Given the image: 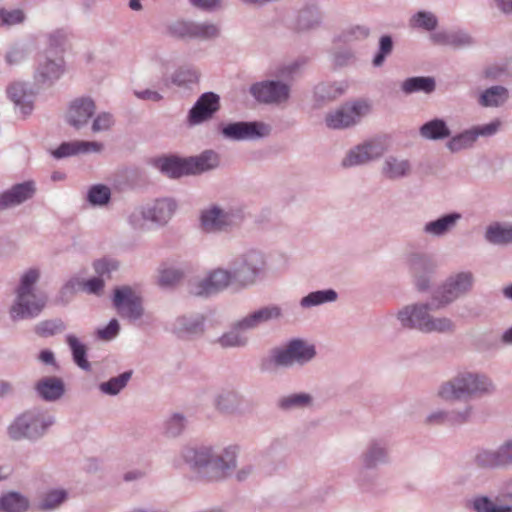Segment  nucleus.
<instances>
[{
    "instance_id": "obj_1",
    "label": "nucleus",
    "mask_w": 512,
    "mask_h": 512,
    "mask_svg": "<svg viewBox=\"0 0 512 512\" xmlns=\"http://www.w3.org/2000/svg\"><path fill=\"white\" fill-rule=\"evenodd\" d=\"M475 276L470 270H458L450 273L437 287L431 299L418 303V331L451 332L454 323L447 317H433L430 311L444 308L468 295L474 288Z\"/></svg>"
},
{
    "instance_id": "obj_2",
    "label": "nucleus",
    "mask_w": 512,
    "mask_h": 512,
    "mask_svg": "<svg viewBox=\"0 0 512 512\" xmlns=\"http://www.w3.org/2000/svg\"><path fill=\"white\" fill-rule=\"evenodd\" d=\"M181 455L197 476L206 482H219L229 478L237 466V451L232 446L184 447Z\"/></svg>"
},
{
    "instance_id": "obj_3",
    "label": "nucleus",
    "mask_w": 512,
    "mask_h": 512,
    "mask_svg": "<svg viewBox=\"0 0 512 512\" xmlns=\"http://www.w3.org/2000/svg\"><path fill=\"white\" fill-rule=\"evenodd\" d=\"M494 390L493 381L486 374L463 370L443 382L437 394L445 401H460L489 394Z\"/></svg>"
},
{
    "instance_id": "obj_4",
    "label": "nucleus",
    "mask_w": 512,
    "mask_h": 512,
    "mask_svg": "<svg viewBox=\"0 0 512 512\" xmlns=\"http://www.w3.org/2000/svg\"><path fill=\"white\" fill-rule=\"evenodd\" d=\"M40 277L38 269L30 268L20 278L16 298L10 307L12 320L31 319L40 314L46 304V297L35 288Z\"/></svg>"
},
{
    "instance_id": "obj_5",
    "label": "nucleus",
    "mask_w": 512,
    "mask_h": 512,
    "mask_svg": "<svg viewBox=\"0 0 512 512\" xmlns=\"http://www.w3.org/2000/svg\"><path fill=\"white\" fill-rule=\"evenodd\" d=\"M54 417L41 409H32L18 416L8 427V435L13 440L38 439L53 425Z\"/></svg>"
},
{
    "instance_id": "obj_6",
    "label": "nucleus",
    "mask_w": 512,
    "mask_h": 512,
    "mask_svg": "<svg viewBox=\"0 0 512 512\" xmlns=\"http://www.w3.org/2000/svg\"><path fill=\"white\" fill-rule=\"evenodd\" d=\"M265 259L261 252L247 251L236 257L230 265L234 284L240 287L253 285L264 270Z\"/></svg>"
},
{
    "instance_id": "obj_7",
    "label": "nucleus",
    "mask_w": 512,
    "mask_h": 512,
    "mask_svg": "<svg viewBox=\"0 0 512 512\" xmlns=\"http://www.w3.org/2000/svg\"><path fill=\"white\" fill-rule=\"evenodd\" d=\"M316 355L315 346L301 339H294L271 353V361L277 367L304 365Z\"/></svg>"
},
{
    "instance_id": "obj_8",
    "label": "nucleus",
    "mask_w": 512,
    "mask_h": 512,
    "mask_svg": "<svg viewBox=\"0 0 512 512\" xmlns=\"http://www.w3.org/2000/svg\"><path fill=\"white\" fill-rule=\"evenodd\" d=\"M389 147L388 136H377L351 148L341 161L344 168L367 164L380 158Z\"/></svg>"
},
{
    "instance_id": "obj_9",
    "label": "nucleus",
    "mask_w": 512,
    "mask_h": 512,
    "mask_svg": "<svg viewBox=\"0 0 512 512\" xmlns=\"http://www.w3.org/2000/svg\"><path fill=\"white\" fill-rule=\"evenodd\" d=\"M371 112V104L365 99L346 102L325 117L326 125L331 129H345L357 124Z\"/></svg>"
},
{
    "instance_id": "obj_10",
    "label": "nucleus",
    "mask_w": 512,
    "mask_h": 512,
    "mask_svg": "<svg viewBox=\"0 0 512 512\" xmlns=\"http://www.w3.org/2000/svg\"><path fill=\"white\" fill-rule=\"evenodd\" d=\"M169 32L180 39L207 41L217 38L220 35V28L209 22L178 20L169 26Z\"/></svg>"
},
{
    "instance_id": "obj_11",
    "label": "nucleus",
    "mask_w": 512,
    "mask_h": 512,
    "mask_svg": "<svg viewBox=\"0 0 512 512\" xmlns=\"http://www.w3.org/2000/svg\"><path fill=\"white\" fill-rule=\"evenodd\" d=\"M113 305L120 317L135 323L143 316L141 297L129 286L114 289Z\"/></svg>"
},
{
    "instance_id": "obj_12",
    "label": "nucleus",
    "mask_w": 512,
    "mask_h": 512,
    "mask_svg": "<svg viewBox=\"0 0 512 512\" xmlns=\"http://www.w3.org/2000/svg\"><path fill=\"white\" fill-rule=\"evenodd\" d=\"M290 90L282 80H265L251 85L249 92L260 103L280 105L289 100Z\"/></svg>"
},
{
    "instance_id": "obj_13",
    "label": "nucleus",
    "mask_w": 512,
    "mask_h": 512,
    "mask_svg": "<svg viewBox=\"0 0 512 512\" xmlns=\"http://www.w3.org/2000/svg\"><path fill=\"white\" fill-rule=\"evenodd\" d=\"M499 495L510 503L498 502V498L487 495H476L470 500L469 507L474 512H512V477L500 484Z\"/></svg>"
},
{
    "instance_id": "obj_14",
    "label": "nucleus",
    "mask_w": 512,
    "mask_h": 512,
    "mask_svg": "<svg viewBox=\"0 0 512 512\" xmlns=\"http://www.w3.org/2000/svg\"><path fill=\"white\" fill-rule=\"evenodd\" d=\"M223 136L230 140H256L270 135L271 127L264 122H234L222 127Z\"/></svg>"
},
{
    "instance_id": "obj_15",
    "label": "nucleus",
    "mask_w": 512,
    "mask_h": 512,
    "mask_svg": "<svg viewBox=\"0 0 512 512\" xmlns=\"http://www.w3.org/2000/svg\"><path fill=\"white\" fill-rule=\"evenodd\" d=\"M236 216L232 211L224 210L216 205L201 212V227L205 232L224 231L235 224Z\"/></svg>"
},
{
    "instance_id": "obj_16",
    "label": "nucleus",
    "mask_w": 512,
    "mask_h": 512,
    "mask_svg": "<svg viewBox=\"0 0 512 512\" xmlns=\"http://www.w3.org/2000/svg\"><path fill=\"white\" fill-rule=\"evenodd\" d=\"M231 283H234L232 269L228 271L217 268L211 271L205 279L201 280L193 292L199 296H207L224 290Z\"/></svg>"
},
{
    "instance_id": "obj_17",
    "label": "nucleus",
    "mask_w": 512,
    "mask_h": 512,
    "mask_svg": "<svg viewBox=\"0 0 512 512\" xmlns=\"http://www.w3.org/2000/svg\"><path fill=\"white\" fill-rule=\"evenodd\" d=\"M219 109V96L213 92L202 94L188 114V122L190 125L200 124L210 118Z\"/></svg>"
},
{
    "instance_id": "obj_18",
    "label": "nucleus",
    "mask_w": 512,
    "mask_h": 512,
    "mask_svg": "<svg viewBox=\"0 0 512 512\" xmlns=\"http://www.w3.org/2000/svg\"><path fill=\"white\" fill-rule=\"evenodd\" d=\"M282 317V309L276 304L262 306L247 314L245 317L237 321V327L242 330H253L260 325L277 320Z\"/></svg>"
},
{
    "instance_id": "obj_19",
    "label": "nucleus",
    "mask_w": 512,
    "mask_h": 512,
    "mask_svg": "<svg viewBox=\"0 0 512 512\" xmlns=\"http://www.w3.org/2000/svg\"><path fill=\"white\" fill-rule=\"evenodd\" d=\"M63 73V59L61 57L51 59L47 55L40 56L35 73V80L50 86L60 78Z\"/></svg>"
},
{
    "instance_id": "obj_20",
    "label": "nucleus",
    "mask_w": 512,
    "mask_h": 512,
    "mask_svg": "<svg viewBox=\"0 0 512 512\" xmlns=\"http://www.w3.org/2000/svg\"><path fill=\"white\" fill-rule=\"evenodd\" d=\"M204 321L202 314L183 315L175 319L171 330L179 338H189L203 333Z\"/></svg>"
},
{
    "instance_id": "obj_21",
    "label": "nucleus",
    "mask_w": 512,
    "mask_h": 512,
    "mask_svg": "<svg viewBox=\"0 0 512 512\" xmlns=\"http://www.w3.org/2000/svg\"><path fill=\"white\" fill-rule=\"evenodd\" d=\"M389 452L387 442L383 439L371 440L361 455L362 465L366 469H372L379 464L387 463Z\"/></svg>"
},
{
    "instance_id": "obj_22",
    "label": "nucleus",
    "mask_w": 512,
    "mask_h": 512,
    "mask_svg": "<svg viewBox=\"0 0 512 512\" xmlns=\"http://www.w3.org/2000/svg\"><path fill=\"white\" fill-rule=\"evenodd\" d=\"M34 192L35 186L32 181L16 184L0 195V209H6L25 202L33 196Z\"/></svg>"
},
{
    "instance_id": "obj_23",
    "label": "nucleus",
    "mask_w": 512,
    "mask_h": 512,
    "mask_svg": "<svg viewBox=\"0 0 512 512\" xmlns=\"http://www.w3.org/2000/svg\"><path fill=\"white\" fill-rule=\"evenodd\" d=\"M95 112V104L90 98H79L72 102L68 111L70 125L80 128L85 125Z\"/></svg>"
},
{
    "instance_id": "obj_24",
    "label": "nucleus",
    "mask_w": 512,
    "mask_h": 512,
    "mask_svg": "<svg viewBox=\"0 0 512 512\" xmlns=\"http://www.w3.org/2000/svg\"><path fill=\"white\" fill-rule=\"evenodd\" d=\"M434 44L463 48L473 44L472 37L463 30H441L430 34Z\"/></svg>"
},
{
    "instance_id": "obj_25",
    "label": "nucleus",
    "mask_w": 512,
    "mask_h": 512,
    "mask_svg": "<svg viewBox=\"0 0 512 512\" xmlns=\"http://www.w3.org/2000/svg\"><path fill=\"white\" fill-rule=\"evenodd\" d=\"M462 219V214L459 212H451L440 216L439 218L427 222L423 231L434 237H443L450 233Z\"/></svg>"
},
{
    "instance_id": "obj_26",
    "label": "nucleus",
    "mask_w": 512,
    "mask_h": 512,
    "mask_svg": "<svg viewBox=\"0 0 512 512\" xmlns=\"http://www.w3.org/2000/svg\"><path fill=\"white\" fill-rule=\"evenodd\" d=\"M177 209V203L172 198L157 199L152 205L146 206V213L150 221L158 225H165Z\"/></svg>"
},
{
    "instance_id": "obj_27",
    "label": "nucleus",
    "mask_w": 512,
    "mask_h": 512,
    "mask_svg": "<svg viewBox=\"0 0 512 512\" xmlns=\"http://www.w3.org/2000/svg\"><path fill=\"white\" fill-rule=\"evenodd\" d=\"M476 466L483 469H497L506 467L501 445L496 448L479 449L474 456Z\"/></svg>"
},
{
    "instance_id": "obj_28",
    "label": "nucleus",
    "mask_w": 512,
    "mask_h": 512,
    "mask_svg": "<svg viewBox=\"0 0 512 512\" xmlns=\"http://www.w3.org/2000/svg\"><path fill=\"white\" fill-rule=\"evenodd\" d=\"M102 148L103 145L101 143L94 141L65 142L55 149L52 152V155L55 158L60 159L78 153L100 152Z\"/></svg>"
},
{
    "instance_id": "obj_29",
    "label": "nucleus",
    "mask_w": 512,
    "mask_h": 512,
    "mask_svg": "<svg viewBox=\"0 0 512 512\" xmlns=\"http://www.w3.org/2000/svg\"><path fill=\"white\" fill-rule=\"evenodd\" d=\"M485 240L493 245H508L512 243V223L493 222L489 224L484 234Z\"/></svg>"
},
{
    "instance_id": "obj_30",
    "label": "nucleus",
    "mask_w": 512,
    "mask_h": 512,
    "mask_svg": "<svg viewBox=\"0 0 512 512\" xmlns=\"http://www.w3.org/2000/svg\"><path fill=\"white\" fill-rule=\"evenodd\" d=\"M509 90L502 85H494L483 90L478 97V104L485 108H498L509 99Z\"/></svg>"
},
{
    "instance_id": "obj_31",
    "label": "nucleus",
    "mask_w": 512,
    "mask_h": 512,
    "mask_svg": "<svg viewBox=\"0 0 512 512\" xmlns=\"http://www.w3.org/2000/svg\"><path fill=\"white\" fill-rule=\"evenodd\" d=\"M155 166L164 174L172 178L190 174L188 158L162 157L155 160Z\"/></svg>"
},
{
    "instance_id": "obj_32",
    "label": "nucleus",
    "mask_w": 512,
    "mask_h": 512,
    "mask_svg": "<svg viewBox=\"0 0 512 512\" xmlns=\"http://www.w3.org/2000/svg\"><path fill=\"white\" fill-rule=\"evenodd\" d=\"M8 97L19 107L23 116L31 114L33 110L34 95L27 93L21 83H13L7 89Z\"/></svg>"
},
{
    "instance_id": "obj_33",
    "label": "nucleus",
    "mask_w": 512,
    "mask_h": 512,
    "mask_svg": "<svg viewBox=\"0 0 512 512\" xmlns=\"http://www.w3.org/2000/svg\"><path fill=\"white\" fill-rule=\"evenodd\" d=\"M188 165L190 174L209 171L219 165V155L212 150H206L199 156L188 158Z\"/></svg>"
},
{
    "instance_id": "obj_34",
    "label": "nucleus",
    "mask_w": 512,
    "mask_h": 512,
    "mask_svg": "<svg viewBox=\"0 0 512 512\" xmlns=\"http://www.w3.org/2000/svg\"><path fill=\"white\" fill-rule=\"evenodd\" d=\"M38 394L47 401L59 399L64 393V384L57 377H45L36 385Z\"/></svg>"
},
{
    "instance_id": "obj_35",
    "label": "nucleus",
    "mask_w": 512,
    "mask_h": 512,
    "mask_svg": "<svg viewBox=\"0 0 512 512\" xmlns=\"http://www.w3.org/2000/svg\"><path fill=\"white\" fill-rule=\"evenodd\" d=\"M419 132L423 138L434 141L446 139L451 134L446 121L442 118H434L424 123Z\"/></svg>"
},
{
    "instance_id": "obj_36",
    "label": "nucleus",
    "mask_w": 512,
    "mask_h": 512,
    "mask_svg": "<svg viewBox=\"0 0 512 512\" xmlns=\"http://www.w3.org/2000/svg\"><path fill=\"white\" fill-rule=\"evenodd\" d=\"M243 398L235 391H222L214 399L215 408L224 414H233L240 410Z\"/></svg>"
},
{
    "instance_id": "obj_37",
    "label": "nucleus",
    "mask_w": 512,
    "mask_h": 512,
    "mask_svg": "<svg viewBox=\"0 0 512 512\" xmlns=\"http://www.w3.org/2000/svg\"><path fill=\"white\" fill-rule=\"evenodd\" d=\"M448 138L445 146L453 154L472 149L477 142L471 127Z\"/></svg>"
},
{
    "instance_id": "obj_38",
    "label": "nucleus",
    "mask_w": 512,
    "mask_h": 512,
    "mask_svg": "<svg viewBox=\"0 0 512 512\" xmlns=\"http://www.w3.org/2000/svg\"><path fill=\"white\" fill-rule=\"evenodd\" d=\"M436 263L425 257H418V293L428 291L436 273Z\"/></svg>"
},
{
    "instance_id": "obj_39",
    "label": "nucleus",
    "mask_w": 512,
    "mask_h": 512,
    "mask_svg": "<svg viewBox=\"0 0 512 512\" xmlns=\"http://www.w3.org/2000/svg\"><path fill=\"white\" fill-rule=\"evenodd\" d=\"M29 500L18 492H9L0 497V512H26Z\"/></svg>"
},
{
    "instance_id": "obj_40",
    "label": "nucleus",
    "mask_w": 512,
    "mask_h": 512,
    "mask_svg": "<svg viewBox=\"0 0 512 512\" xmlns=\"http://www.w3.org/2000/svg\"><path fill=\"white\" fill-rule=\"evenodd\" d=\"M337 299L338 294L334 289L318 290L304 296L300 300V306L304 309H308L325 303L335 302Z\"/></svg>"
},
{
    "instance_id": "obj_41",
    "label": "nucleus",
    "mask_w": 512,
    "mask_h": 512,
    "mask_svg": "<svg viewBox=\"0 0 512 512\" xmlns=\"http://www.w3.org/2000/svg\"><path fill=\"white\" fill-rule=\"evenodd\" d=\"M411 170V165L407 160L398 159L393 156L386 158L383 164V174L389 179H397L406 176Z\"/></svg>"
},
{
    "instance_id": "obj_42",
    "label": "nucleus",
    "mask_w": 512,
    "mask_h": 512,
    "mask_svg": "<svg viewBox=\"0 0 512 512\" xmlns=\"http://www.w3.org/2000/svg\"><path fill=\"white\" fill-rule=\"evenodd\" d=\"M81 287L89 294L99 295L103 291L104 281L100 277H94L85 282L72 278L64 285L62 291L63 293L73 292Z\"/></svg>"
},
{
    "instance_id": "obj_43",
    "label": "nucleus",
    "mask_w": 512,
    "mask_h": 512,
    "mask_svg": "<svg viewBox=\"0 0 512 512\" xmlns=\"http://www.w3.org/2000/svg\"><path fill=\"white\" fill-rule=\"evenodd\" d=\"M67 492L64 489H52L46 492L39 502L37 508L41 511H50L58 508L67 499Z\"/></svg>"
},
{
    "instance_id": "obj_44",
    "label": "nucleus",
    "mask_w": 512,
    "mask_h": 512,
    "mask_svg": "<svg viewBox=\"0 0 512 512\" xmlns=\"http://www.w3.org/2000/svg\"><path fill=\"white\" fill-rule=\"evenodd\" d=\"M132 377V371H125L122 374L112 377L106 382L99 384V390L106 395L114 396L123 390Z\"/></svg>"
},
{
    "instance_id": "obj_45",
    "label": "nucleus",
    "mask_w": 512,
    "mask_h": 512,
    "mask_svg": "<svg viewBox=\"0 0 512 512\" xmlns=\"http://www.w3.org/2000/svg\"><path fill=\"white\" fill-rule=\"evenodd\" d=\"M66 342L69 345L74 362L83 370L89 371L91 365L86 358L87 349L74 335L66 336Z\"/></svg>"
},
{
    "instance_id": "obj_46",
    "label": "nucleus",
    "mask_w": 512,
    "mask_h": 512,
    "mask_svg": "<svg viewBox=\"0 0 512 512\" xmlns=\"http://www.w3.org/2000/svg\"><path fill=\"white\" fill-rule=\"evenodd\" d=\"M199 71L192 66H181L171 76V82L179 87H187L190 84L197 83L199 80Z\"/></svg>"
},
{
    "instance_id": "obj_47",
    "label": "nucleus",
    "mask_w": 512,
    "mask_h": 512,
    "mask_svg": "<svg viewBox=\"0 0 512 512\" xmlns=\"http://www.w3.org/2000/svg\"><path fill=\"white\" fill-rule=\"evenodd\" d=\"M321 14L316 7H306L299 11L296 28L300 31L308 30L319 25Z\"/></svg>"
},
{
    "instance_id": "obj_48",
    "label": "nucleus",
    "mask_w": 512,
    "mask_h": 512,
    "mask_svg": "<svg viewBox=\"0 0 512 512\" xmlns=\"http://www.w3.org/2000/svg\"><path fill=\"white\" fill-rule=\"evenodd\" d=\"M245 330L237 327V322L233 325V328L223 334L217 341L223 348L228 347H243L247 344L248 338L244 335Z\"/></svg>"
},
{
    "instance_id": "obj_49",
    "label": "nucleus",
    "mask_w": 512,
    "mask_h": 512,
    "mask_svg": "<svg viewBox=\"0 0 512 512\" xmlns=\"http://www.w3.org/2000/svg\"><path fill=\"white\" fill-rule=\"evenodd\" d=\"M312 403V397L308 393H293L279 399L278 405L283 410L304 408Z\"/></svg>"
},
{
    "instance_id": "obj_50",
    "label": "nucleus",
    "mask_w": 512,
    "mask_h": 512,
    "mask_svg": "<svg viewBox=\"0 0 512 512\" xmlns=\"http://www.w3.org/2000/svg\"><path fill=\"white\" fill-rule=\"evenodd\" d=\"M66 330V325L61 319H52L42 321L35 327V332L39 336L48 337L62 333Z\"/></svg>"
},
{
    "instance_id": "obj_51",
    "label": "nucleus",
    "mask_w": 512,
    "mask_h": 512,
    "mask_svg": "<svg viewBox=\"0 0 512 512\" xmlns=\"http://www.w3.org/2000/svg\"><path fill=\"white\" fill-rule=\"evenodd\" d=\"M186 424V418L180 413H175L166 420L164 432L170 437H177L184 431Z\"/></svg>"
},
{
    "instance_id": "obj_52",
    "label": "nucleus",
    "mask_w": 512,
    "mask_h": 512,
    "mask_svg": "<svg viewBox=\"0 0 512 512\" xmlns=\"http://www.w3.org/2000/svg\"><path fill=\"white\" fill-rule=\"evenodd\" d=\"M182 270L175 267H164L159 271L158 283L162 287H172L183 278Z\"/></svg>"
},
{
    "instance_id": "obj_53",
    "label": "nucleus",
    "mask_w": 512,
    "mask_h": 512,
    "mask_svg": "<svg viewBox=\"0 0 512 512\" xmlns=\"http://www.w3.org/2000/svg\"><path fill=\"white\" fill-rule=\"evenodd\" d=\"M370 34V30L366 26H354L343 31L338 37V41L344 44H350L355 41L366 39Z\"/></svg>"
},
{
    "instance_id": "obj_54",
    "label": "nucleus",
    "mask_w": 512,
    "mask_h": 512,
    "mask_svg": "<svg viewBox=\"0 0 512 512\" xmlns=\"http://www.w3.org/2000/svg\"><path fill=\"white\" fill-rule=\"evenodd\" d=\"M111 191L105 185H94L89 189L87 199L94 206H102L109 202Z\"/></svg>"
},
{
    "instance_id": "obj_55",
    "label": "nucleus",
    "mask_w": 512,
    "mask_h": 512,
    "mask_svg": "<svg viewBox=\"0 0 512 512\" xmlns=\"http://www.w3.org/2000/svg\"><path fill=\"white\" fill-rule=\"evenodd\" d=\"M501 126L502 121L500 119H494L486 124L472 126L471 129L477 141L480 137L489 138L496 135L500 131Z\"/></svg>"
},
{
    "instance_id": "obj_56",
    "label": "nucleus",
    "mask_w": 512,
    "mask_h": 512,
    "mask_svg": "<svg viewBox=\"0 0 512 512\" xmlns=\"http://www.w3.org/2000/svg\"><path fill=\"white\" fill-rule=\"evenodd\" d=\"M25 20V14L21 9L7 10L0 8V26L10 27L20 24Z\"/></svg>"
},
{
    "instance_id": "obj_57",
    "label": "nucleus",
    "mask_w": 512,
    "mask_h": 512,
    "mask_svg": "<svg viewBox=\"0 0 512 512\" xmlns=\"http://www.w3.org/2000/svg\"><path fill=\"white\" fill-rule=\"evenodd\" d=\"M393 41L389 35H384L379 41V50L373 59V65L376 67L381 66L386 57L392 53Z\"/></svg>"
},
{
    "instance_id": "obj_58",
    "label": "nucleus",
    "mask_w": 512,
    "mask_h": 512,
    "mask_svg": "<svg viewBox=\"0 0 512 512\" xmlns=\"http://www.w3.org/2000/svg\"><path fill=\"white\" fill-rule=\"evenodd\" d=\"M472 406L465 405L460 409H452L448 411V425H461L469 421L472 415Z\"/></svg>"
},
{
    "instance_id": "obj_59",
    "label": "nucleus",
    "mask_w": 512,
    "mask_h": 512,
    "mask_svg": "<svg viewBox=\"0 0 512 512\" xmlns=\"http://www.w3.org/2000/svg\"><path fill=\"white\" fill-rule=\"evenodd\" d=\"M344 93L341 84H320L316 87V95L322 99L333 100Z\"/></svg>"
},
{
    "instance_id": "obj_60",
    "label": "nucleus",
    "mask_w": 512,
    "mask_h": 512,
    "mask_svg": "<svg viewBox=\"0 0 512 512\" xmlns=\"http://www.w3.org/2000/svg\"><path fill=\"white\" fill-rule=\"evenodd\" d=\"M68 41V33L64 29H57L48 35L50 51L62 52Z\"/></svg>"
},
{
    "instance_id": "obj_61",
    "label": "nucleus",
    "mask_w": 512,
    "mask_h": 512,
    "mask_svg": "<svg viewBox=\"0 0 512 512\" xmlns=\"http://www.w3.org/2000/svg\"><path fill=\"white\" fill-rule=\"evenodd\" d=\"M398 320L405 328L412 329L416 323V304L405 306L398 313Z\"/></svg>"
},
{
    "instance_id": "obj_62",
    "label": "nucleus",
    "mask_w": 512,
    "mask_h": 512,
    "mask_svg": "<svg viewBox=\"0 0 512 512\" xmlns=\"http://www.w3.org/2000/svg\"><path fill=\"white\" fill-rule=\"evenodd\" d=\"M147 221H150V217L146 213V207L135 209L128 217L129 224L137 230L144 229Z\"/></svg>"
},
{
    "instance_id": "obj_63",
    "label": "nucleus",
    "mask_w": 512,
    "mask_h": 512,
    "mask_svg": "<svg viewBox=\"0 0 512 512\" xmlns=\"http://www.w3.org/2000/svg\"><path fill=\"white\" fill-rule=\"evenodd\" d=\"M94 270L99 276L110 274L118 269V262L114 259H99L94 262Z\"/></svg>"
},
{
    "instance_id": "obj_64",
    "label": "nucleus",
    "mask_w": 512,
    "mask_h": 512,
    "mask_svg": "<svg viewBox=\"0 0 512 512\" xmlns=\"http://www.w3.org/2000/svg\"><path fill=\"white\" fill-rule=\"evenodd\" d=\"M191 5L205 12H216L223 9V0H190Z\"/></svg>"
}]
</instances>
